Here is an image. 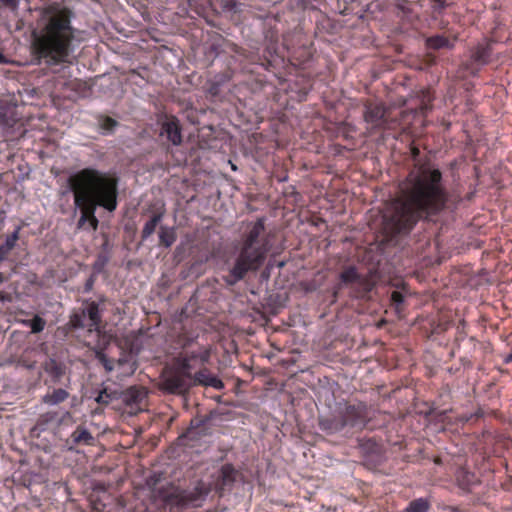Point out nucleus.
<instances>
[{"label":"nucleus","instance_id":"nucleus-24","mask_svg":"<svg viewBox=\"0 0 512 512\" xmlns=\"http://www.w3.org/2000/svg\"><path fill=\"white\" fill-rule=\"evenodd\" d=\"M107 343L108 342L103 338V344L98 342L94 348V351H95V358L99 361V363H101V365L104 367L105 371L110 373L114 370L115 366H117V365H116V361H114L111 358H108L104 352Z\"/></svg>","mask_w":512,"mask_h":512},{"label":"nucleus","instance_id":"nucleus-6","mask_svg":"<svg viewBox=\"0 0 512 512\" xmlns=\"http://www.w3.org/2000/svg\"><path fill=\"white\" fill-rule=\"evenodd\" d=\"M344 287L350 289V295L356 299H367L374 288V282L368 275L359 273L354 265L345 266L339 274V283L335 286L334 296Z\"/></svg>","mask_w":512,"mask_h":512},{"label":"nucleus","instance_id":"nucleus-3","mask_svg":"<svg viewBox=\"0 0 512 512\" xmlns=\"http://www.w3.org/2000/svg\"><path fill=\"white\" fill-rule=\"evenodd\" d=\"M67 185L73 193L75 206L80 210L78 229H85L88 223L92 230H97V208L113 212L118 206L119 178L114 173L83 168L68 177Z\"/></svg>","mask_w":512,"mask_h":512},{"label":"nucleus","instance_id":"nucleus-12","mask_svg":"<svg viewBox=\"0 0 512 512\" xmlns=\"http://www.w3.org/2000/svg\"><path fill=\"white\" fill-rule=\"evenodd\" d=\"M209 360L210 350L203 348L199 351L186 352L180 355L176 359V364L179 365L188 376H191L194 362L199 361L200 364L204 365L208 363Z\"/></svg>","mask_w":512,"mask_h":512},{"label":"nucleus","instance_id":"nucleus-41","mask_svg":"<svg viewBox=\"0 0 512 512\" xmlns=\"http://www.w3.org/2000/svg\"><path fill=\"white\" fill-rule=\"evenodd\" d=\"M503 362H504L505 364H509V363H511V362H512V347H511V351H510V353H509V354H507V355L504 357Z\"/></svg>","mask_w":512,"mask_h":512},{"label":"nucleus","instance_id":"nucleus-2","mask_svg":"<svg viewBox=\"0 0 512 512\" xmlns=\"http://www.w3.org/2000/svg\"><path fill=\"white\" fill-rule=\"evenodd\" d=\"M73 11L61 3L44 7L32 31V55L47 65L69 62L73 52L76 29L72 26Z\"/></svg>","mask_w":512,"mask_h":512},{"label":"nucleus","instance_id":"nucleus-31","mask_svg":"<svg viewBox=\"0 0 512 512\" xmlns=\"http://www.w3.org/2000/svg\"><path fill=\"white\" fill-rule=\"evenodd\" d=\"M431 508V503L426 498H417L412 500L405 508L404 512H428Z\"/></svg>","mask_w":512,"mask_h":512},{"label":"nucleus","instance_id":"nucleus-15","mask_svg":"<svg viewBox=\"0 0 512 512\" xmlns=\"http://www.w3.org/2000/svg\"><path fill=\"white\" fill-rule=\"evenodd\" d=\"M193 384L204 386V387H212L217 390H221L224 388V384L220 378L216 375L212 374L210 370L206 367L200 369L194 375L192 374Z\"/></svg>","mask_w":512,"mask_h":512},{"label":"nucleus","instance_id":"nucleus-39","mask_svg":"<svg viewBox=\"0 0 512 512\" xmlns=\"http://www.w3.org/2000/svg\"><path fill=\"white\" fill-rule=\"evenodd\" d=\"M232 50H233V52H235L236 54H239V55H241V56H243V57H245V58H247V57H248V56H247V54H246V51H245L243 48H241V47H239V46H237V45H235V44L233 45V49H232Z\"/></svg>","mask_w":512,"mask_h":512},{"label":"nucleus","instance_id":"nucleus-35","mask_svg":"<svg viewBox=\"0 0 512 512\" xmlns=\"http://www.w3.org/2000/svg\"><path fill=\"white\" fill-rule=\"evenodd\" d=\"M99 124L101 129L105 131H112L118 125V122L109 116H101Z\"/></svg>","mask_w":512,"mask_h":512},{"label":"nucleus","instance_id":"nucleus-46","mask_svg":"<svg viewBox=\"0 0 512 512\" xmlns=\"http://www.w3.org/2000/svg\"><path fill=\"white\" fill-rule=\"evenodd\" d=\"M271 50H273V52L276 53V48L274 46L269 48V52H271Z\"/></svg>","mask_w":512,"mask_h":512},{"label":"nucleus","instance_id":"nucleus-25","mask_svg":"<svg viewBox=\"0 0 512 512\" xmlns=\"http://www.w3.org/2000/svg\"><path fill=\"white\" fill-rule=\"evenodd\" d=\"M204 421L201 419H193L191 420L190 426L187 430L179 437L180 440H190L196 441L202 435H204Z\"/></svg>","mask_w":512,"mask_h":512},{"label":"nucleus","instance_id":"nucleus-30","mask_svg":"<svg viewBox=\"0 0 512 512\" xmlns=\"http://www.w3.org/2000/svg\"><path fill=\"white\" fill-rule=\"evenodd\" d=\"M432 101L433 96L429 90L421 91L420 104L418 108L414 110V113L426 116V114L432 109Z\"/></svg>","mask_w":512,"mask_h":512},{"label":"nucleus","instance_id":"nucleus-13","mask_svg":"<svg viewBox=\"0 0 512 512\" xmlns=\"http://www.w3.org/2000/svg\"><path fill=\"white\" fill-rule=\"evenodd\" d=\"M161 135H165L167 140L174 146H178L182 143V128L176 116H164L161 122Z\"/></svg>","mask_w":512,"mask_h":512},{"label":"nucleus","instance_id":"nucleus-5","mask_svg":"<svg viewBox=\"0 0 512 512\" xmlns=\"http://www.w3.org/2000/svg\"><path fill=\"white\" fill-rule=\"evenodd\" d=\"M369 421L368 407L363 402L345 404L339 407L333 417L323 418L319 427L328 434H335L345 428L363 429Z\"/></svg>","mask_w":512,"mask_h":512},{"label":"nucleus","instance_id":"nucleus-18","mask_svg":"<svg viewBox=\"0 0 512 512\" xmlns=\"http://www.w3.org/2000/svg\"><path fill=\"white\" fill-rule=\"evenodd\" d=\"M116 365L120 370V376L127 377L135 373L138 367L136 356L132 352L123 351L116 360Z\"/></svg>","mask_w":512,"mask_h":512},{"label":"nucleus","instance_id":"nucleus-28","mask_svg":"<svg viewBox=\"0 0 512 512\" xmlns=\"http://www.w3.org/2000/svg\"><path fill=\"white\" fill-rule=\"evenodd\" d=\"M121 398V392L116 389H112L110 387H103L99 390L98 395L95 398V401L100 405H109L115 400H119Z\"/></svg>","mask_w":512,"mask_h":512},{"label":"nucleus","instance_id":"nucleus-16","mask_svg":"<svg viewBox=\"0 0 512 512\" xmlns=\"http://www.w3.org/2000/svg\"><path fill=\"white\" fill-rule=\"evenodd\" d=\"M491 54L492 47L489 43L477 44L471 51L470 64H467V68L470 69L473 64L487 65L490 62Z\"/></svg>","mask_w":512,"mask_h":512},{"label":"nucleus","instance_id":"nucleus-17","mask_svg":"<svg viewBox=\"0 0 512 512\" xmlns=\"http://www.w3.org/2000/svg\"><path fill=\"white\" fill-rule=\"evenodd\" d=\"M43 369L45 373L50 377V380L54 385L59 384L67 372L66 365L54 358L48 359L43 364Z\"/></svg>","mask_w":512,"mask_h":512},{"label":"nucleus","instance_id":"nucleus-26","mask_svg":"<svg viewBox=\"0 0 512 512\" xmlns=\"http://www.w3.org/2000/svg\"><path fill=\"white\" fill-rule=\"evenodd\" d=\"M455 478L459 488L464 491H469L470 488L477 483L476 475L465 468H459L456 471Z\"/></svg>","mask_w":512,"mask_h":512},{"label":"nucleus","instance_id":"nucleus-20","mask_svg":"<svg viewBox=\"0 0 512 512\" xmlns=\"http://www.w3.org/2000/svg\"><path fill=\"white\" fill-rule=\"evenodd\" d=\"M94 442V437L91 432L83 426H78L70 438L67 440V445L69 449H73L79 445H92Z\"/></svg>","mask_w":512,"mask_h":512},{"label":"nucleus","instance_id":"nucleus-43","mask_svg":"<svg viewBox=\"0 0 512 512\" xmlns=\"http://www.w3.org/2000/svg\"><path fill=\"white\" fill-rule=\"evenodd\" d=\"M473 417L475 416L476 418H480L484 415L483 411L481 409H478L475 414H472Z\"/></svg>","mask_w":512,"mask_h":512},{"label":"nucleus","instance_id":"nucleus-37","mask_svg":"<svg viewBox=\"0 0 512 512\" xmlns=\"http://www.w3.org/2000/svg\"><path fill=\"white\" fill-rule=\"evenodd\" d=\"M6 7L12 11H16L19 6V0H0V7Z\"/></svg>","mask_w":512,"mask_h":512},{"label":"nucleus","instance_id":"nucleus-29","mask_svg":"<svg viewBox=\"0 0 512 512\" xmlns=\"http://www.w3.org/2000/svg\"><path fill=\"white\" fill-rule=\"evenodd\" d=\"M19 231L20 227H17L12 234L6 237L5 242L0 245V261L6 260L11 250L16 246L19 239Z\"/></svg>","mask_w":512,"mask_h":512},{"label":"nucleus","instance_id":"nucleus-11","mask_svg":"<svg viewBox=\"0 0 512 512\" xmlns=\"http://www.w3.org/2000/svg\"><path fill=\"white\" fill-rule=\"evenodd\" d=\"M147 398V391L143 387L131 386L121 392V400L130 409V413L142 410Z\"/></svg>","mask_w":512,"mask_h":512},{"label":"nucleus","instance_id":"nucleus-21","mask_svg":"<svg viewBox=\"0 0 512 512\" xmlns=\"http://www.w3.org/2000/svg\"><path fill=\"white\" fill-rule=\"evenodd\" d=\"M69 396L70 393L66 389L54 388L42 396L41 402L48 406H56L65 402Z\"/></svg>","mask_w":512,"mask_h":512},{"label":"nucleus","instance_id":"nucleus-45","mask_svg":"<svg viewBox=\"0 0 512 512\" xmlns=\"http://www.w3.org/2000/svg\"><path fill=\"white\" fill-rule=\"evenodd\" d=\"M412 154H413V156H414V157L418 156V155H419V150H418V148L413 147V149H412Z\"/></svg>","mask_w":512,"mask_h":512},{"label":"nucleus","instance_id":"nucleus-42","mask_svg":"<svg viewBox=\"0 0 512 512\" xmlns=\"http://www.w3.org/2000/svg\"><path fill=\"white\" fill-rule=\"evenodd\" d=\"M473 418V415H464L460 418L462 422H468Z\"/></svg>","mask_w":512,"mask_h":512},{"label":"nucleus","instance_id":"nucleus-22","mask_svg":"<svg viewBox=\"0 0 512 512\" xmlns=\"http://www.w3.org/2000/svg\"><path fill=\"white\" fill-rule=\"evenodd\" d=\"M237 474L238 472L232 464H224L220 469V475L218 478V484L221 489L232 486L236 481Z\"/></svg>","mask_w":512,"mask_h":512},{"label":"nucleus","instance_id":"nucleus-27","mask_svg":"<svg viewBox=\"0 0 512 512\" xmlns=\"http://www.w3.org/2000/svg\"><path fill=\"white\" fill-rule=\"evenodd\" d=\"M164 217V212H156L151 218L144 224L141 231V240H147L156 230L159 223Z\"/></svg>","mask_w":512,"mask_h":512},{"label":"nucleus","instance_id":"nucleus-19","mask_svg":"<svg viewBox=\"0 0 512 512\" xmlns=\"http://www.w3.org/2000/svg\"><path fill=\"white\" fill-rule=\"evenodd\" d=\"M458 39V35L454 34L452 36L445 35H433L426 39V47L432 50H440V49H453L454 44Z\"/></svg>","mask_w":512,"mask_h":512},{"label":"nucleus","instance_id":"nucleus-33","mask_svg":"<svg viewBox=\"0 0 512 512\" xmlns=\"http://www.w3.org/2000/svg\"><path fill=\"white\" fill-rule=\"evenodd\" d=\"M0 120L4 125L8 127H14L19 121L15 114L14 109H11L9 111H3L2 109H0Z\"/></svg>","mask_w":512,"mask_h":512},{"label":"nucleus","instance_id":"nucleus-34","mask_svg":"<svg viewBox=\"0 0 512 512\" xmlns=\"http://www.w3.org/2000/svg\"><path fill=\"white\" fill-rule=\"evenodd\" d=\"M46 322L43 318L36 315L30 321V328L32 333H40L44 330Z\"/></svg>","mask_w":512,"mask_h":512},{"label":"nucleus","instance_id":"nucleus-32","mask_svg":"<svg viewBox=\"0 0 512 512\" xmlns=\"http://www.w3.org/2000/svg\"><path fill=\"white\" fill-rule=\"evenodd\" d=\"M229 79L230 77L227 74L216 76L214 80L209 82L207 92L213 97L218 96L221 91V86L229 81Z\"/></svg>","mask_w":512,"mask_h":512},{"label":"nucleus","instance_id":"nucleus-1","mask_svg":"<svg viewBox=\"0 0 512 512\" xmlns=\"http://www.w3.org/2000/svg\"><path fill=\"white\" fill-rule=\"evenodd\" d=\"M442 172L431 165H421L409 172L383 215L384 229L391 235H406L421 220H429L461 201L452 200Z\"/></svg>","mask_w":512,"mask_h":512},{"label":"nucleus","instance_id":"nucleus-47","mask_svg":"<svg viewBox=\"0 0 512 512\" xmlns=\"http://www.w3.org/2000/svg\"><path fill=\"white\" fill-rule=\"evenodd\" d=\"M283 266H284V263H283V262H281V263L279 264V267H283Z\"/></svg>","mask_w":512,"mask_h":512},{"label":"nucleus","instance_id":"nucleus-10","mask_svg":"<svg viewBox=\"0 0 512 512\" xmlns=\"http://www.w3.org/2000/svg\"><path fill=\"white\" fill-rule=\"evenodd\" d=\"M191 376H188L183 369L177 365L175 369H171L162 373L159 389L168 394H183L191 387Z\"/></svg>","mask_w":512,"mask_h":512},{"label":"nucleus","instance_id":"nucleus-38","mask_svg":"<svg viewBox=\"0 0 512 512\" xmlns=\"http://www.w3.org/2000/svg\"><path fill=\"white\" fill-rule=\"evenodd\" d=\"M432 1H433V8L435 10H442L447 6L446 0H432Z\"/></svg>","mask_w":512,"mask_h":512},{"label":"nucleus","instance_id":"nucleus-14","mask_svg":"<svg viewBox=\"0 0 512 512\" xmlns=\"http://www.w3.org/2000/svg\"><path fill=\"white\" fill-rule=\"evenodd\" d=\"M72 415L69 411H47L39 415L36 428L40 431H46L51 428L58 427L60 424L64 423L66 420H70Z\"/></svg>","mask_w":512,"mask_h":512},{"label":"nucleus","instance_id":"nucleus-9","mask_svg":"<svg viewBox=\"0 0 512 512\" xmlns=\"http://www.w3.org/2000/svg\"><path fill=\"white\" fill-rule=\"evenodd\" d=\"M364 120L373 130H386L400 125L401 121L390 118V110L382 101L367 99L364 102Z\"/></svg>","mask_w":512,"mask_h":512},{"label":"nucleus","instance_id":"nucleus-4","mask_svg":"<svg viewBox=\"0 0 512 512\" xmlns=\"http://www.w3.org/2000/svg\"><path fill=\"white\" fill-rule=\"evenodd\" d=\"M266 219L259 217L249 222L241 235L238 255L229 274L224 277L227 285L233 286L243 280L249 272L258 271L265 263L272 248L270 234L265 227Z\"/></svg>","mask_w":512,"mask_h":512},{"label":"nucleus","instance_id":"nucleus-36","mask_svg":"<svg viewBox=\"0 0 512 512\" xmlns=\"http://www.w3.org/2000/svg\"><path fill=\"white\" fill-rule=\"evenodd\" d=\"M391 302L395 306L396 311L399 312L404 303V295L400 291H393L391 293Z\"/></svg>","mask_w":512,"mask_h":512},{"label":"nucleus","instance_id":"nucleus-7","mask_svg":"<svg viewBox=\"0 0 512 512\" xmlns=\"http://www.w3.org/2000/svg\"><path fill=\"white\" fill-rule=\"evenodd\" d=\"M210 488L202 481H199L191 489L175 488L167 493L164 502L171 508L185 509L189 506L199 507L206 499Z\"/></svg>","mask_w":512,"mask_h":512},{"label":"nucleus","instance_id":"nucleus-8","mask_svg":"<svg viewBox=\"0 0 512 512\" xmlns=\"http://www.w3.org/2000/svg\"><path fill=\"white\" fill-rule=\"evenodd\" d=\"M101 323V311L95 301H85L83 307L75 311L70 318L73 328H87L89 332H96L98 338L101 336Z\"/></svg>","mask_w":512,"mask_h":512},{"label":"nucleus","instance_id":"nucleus-23","mask_svg":"<svg viewBox=\"0 0 512 512\" xmlns=\"http://www.w3.org/2000/svg\"><path fill=\"white\" fill-rule=\"evenodd\" d=\"M158 246L162 248H170L177 240V233L175 227L161 225L158 231Z\"/></svg>","mask_w":512,"mask_h":512},{"label":"nucleus","instance_id":"nucleus-40","mask_svg":"<svg viewBox=\"0 0 512 512\" xmlns=\"http://www.w3.org/2000/svg\"><path fill=\"white\" fill-rule=\"evenodd\" d=\"M283 46L290 51L293 48V45L289 41L288 35L283 36Z\"/></svg>","mask_w":512,"mask_h":512},{"label":"nucleus","instance_id":"nucleus-44","mask_svg":"<svg viewBox=\"0 0 512 512\" xmlns=\"http://www.w3.org/2000/svg\"><path fill=\"white\" fill-rule=\"evenodd\" d=\"M235 2L233 1H229L227 4H226V7L229 8V9H233L235 7Z\"/></svg>","mask_w":512,"mask_h":512}]
</instances>
